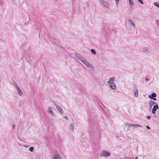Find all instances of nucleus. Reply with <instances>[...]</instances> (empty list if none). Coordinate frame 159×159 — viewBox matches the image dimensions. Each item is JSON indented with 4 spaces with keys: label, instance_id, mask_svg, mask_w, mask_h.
Listing matches in <instances>:
<instances>
[{
    "label": "nucleus",
    "instance_id": "1",
    "mask_svg": "<svg viewBox=\"0 0 159 159\" xmlns=\"http://www.w3.org/2000/svg\"><path fill=\"white\" fill-rule=\"evenodd\" d=\"M110 155L111 154L109 152L104 150L100 154V156L101 157H107L110 156Z\"/></svg>",
    "mask_w": 159,
    "mask_h": 159
},
{
    "label": "nucleus",
    "instance_id": "2",
    "mask_svg": "<svg viewBox=\"0 0 159 159\" xmlns=\"http://www.w3.org/2000/svg\"><path fill=\"white\" fill-rule=\"evenodd\" d=\"M159 106L157 104L154 105L152 109V114H155L157 110L158 109Z\"/></svg>",
    "mask_w": 159,
    "mask_h": 159
},
{
    "label": "nucleus",
    "instance_id": "3",
    "mask_svg": "<svg viewBox=\"0 0 159 159\" xmlns=\"http://www.w3.org/2000/svg\"><path fill=\"white\" fill-rule=\"evenodd\" d=\"M134 96L137 97L138 96V91L137 88L135 86H134Z\"/></svg>",
    "mask_w": 159,
    "mask_h": 159
},
{
    "label": "nucleus",
    "instance_id": "4",
    "mask_svg": "<svg viewBox=\"0 0 159 159\" xmlns=\"http://www.w3.org/2000/svg\"><path fill=\"white\" fill-rule=\"evenodd\" d=\"M47 111L48 113L51 114L52 116L54 117L55 116V114L53 112L52 109L50 107L48 108Z\"/></svg>",
    "mask_w": 159,
    "mask_h": 159
},
{
    "label": "nucleus",
    "instance_id": "5",
    "mask_svg": "<svg viewBox=\"0 0 159 159\" xmlns=\"http://www.w3.org/2000/svg\"><path fill=\"white\" fill-rule=\"evenodd\" d=\"M56 108L58 110L59 112L61 114H62L64 112H63V110L62 109V108L59 106H58V105L56 107Z\"/></svg>",
    "mask_w": 159,
    "mask_h": 159
},
{
    "label": "nucleus",
    "instance_id": "6",
    "mask_svg": "<svg viewBox=\"0 0 159 159\" xmlns=\"http://www.w3.org/2000/svg\"><path fill=\"white\" fill-rule=\"evenodd\" d=\"M109 28L108 25L107 24H105L102 26V29L105 31H107Z\"/></svg>",
    "mask_w": 159,
    "mask_h": 159
},
{
    "label": "nucleus",
    "instance_id": "7",
    "mask_svg": "<svg viewBox=\"0 0 159 159\" xmlns=\"http://www.w3.org/2000/svg\"><path fill=\"white\" fill-rule=\"evenodd\" d=\"M18 94L20 96H22L23 95V93L22 91L19 88V87L16 88Z\"/></svg>",
    "mask_w": 159,
    "mask_h": 159
},
{
    "label": "nucleus",
    "instance_id": "8",
    "mask_svg": "<svg viewBox=\"0 0 159 159\" xmlns=\"http://www.w3.org/2000/svg\"><path fill=\"white\" fill-rule=\"evenodd\" d=\"M115 81V79L114 77H112L110 78L109 80L107 81V83L108 84H111L114 83V81Z\"/></svg>",
    "mask_w": 159,
    "mask_h": 159
},
{
    "label": "nucleus",
    "instance_id": "9",
    "mask_svg": "<svg viewBox=\"0 0 159 159\" xmlns=\"http://www.w3.org/2000/svg\"><path fill=\"white\" fill-rule=\"evenodd\" d=\"M149 48L148 47L142 48H140V51L143 52H146L148 51Z\"/></svg>",
    "mask_w": 159,
    "mask_h": 159
},
{
    "label": "nucleus",
    "instance_id": "10",
    "mask_svg": "<svg viewBox=\"0 0 159 159\" xmlns=\"http://www.w3.org/2000/svg\"><path fill=\"white\" fill-rule=\"evenodd\" d=\"M110 88L112 89L115 90L116 89V86L114 83L108 84Z\"/></svg>",
    "mask_w": 159,
    "mask_h": 159
},
{
    "label": "nucleus",
    "instance_id": "11",
    "mask_svg": "<svg viewBox=\"0 0 159 159\" xmlns=\"http://www.w3.org/2000/svg\"><path fill=\"white\" fill-rule=\"evenodd\" d=\"M157 97V94L155 93H153L151 95L148 96V98L150 99H152L153 98H156Z\"/></svg>",
    "mask_w": 159,
    "mask_h": 159
},
{
    "label": "nucleus",
    "instance_id": "12",
    "mask_svg": "<svg viewBox=\"0 0 159 159\" xmlns=\"http://www.w3.org/2000/svg\"><path fill=\"white\" fill-rule=\"evenodd\" d=\"M53 159H61V158L59 155L56 154L53 157Z\"/></svg>",
    "mask_w": 159,
    "mask_h": 159
},
{
    "label": "nucleus",
    "instance_id": "13",
    "mask_svg": "<svg viewBox=\"0 0 159 159\" xmlns=\"http://www.w3.org/2000/svg\"><path fill=\"white\" fill-rule=\"evenodd\" d=\"M128 21L129 22H130V24H131L134 27L135 26V24L133 22V21L132 20H131L130 19H128Z\"/></svg>",
    "mask_w": 159,
    "mask_h": 159
},
{
    "label": "nucleus",
    "instance_id": "14",
    "mask_svg": "<svg viewBox=\"0 0 159 159\" xmlns=\"http://www.w3.org/2000/svg\"><path fill=\"white\" fill-rule=\"evenodd\" d=\"M129 5L130 6V8L132 9L133 8V2L132 0H129Z\"/></svg>",
    "mask_w": 159,
    "mask_h": 159
},
{
    "label": "nucleus",
    "instance_id": "15",
    "mask_svg": "<svg viewBox=\"0 0 159 159\" xmlns=\"http://www.w3.org/2000/svg\"><path fill=\"white\" fill-rule=\"evenodd\" d=\"M84 64L88 67L90 68L91 67V64L89 63L88 62L87 60L85 62H84Z\"/></svg>",
    "mask_w": 159,
    "mask_h": 159
},
{
    "label": "nucleus",
    "instance_id": "16",
    "mask_svg": "<svg viewBox=\"0 0 159 159\" xmlns=\"http://www.w3.org/2000/svg\"><path fill=\"white\" fill-rule=\"evenodd\" d=\"M70 128L72 130V131H74V124H70Z\"/></svg>",
    "mask_w": 159,
    "mask_h": 159
},
{
    "label": "nucleus",
    "instance_id": "17",
    "mask_svg": "<svg viewBox=\"0 0 159 159\" xmlns=\"http://www.w3.org/2000/svg\"><path fill=\"white\" fill-rule=\"evenodd\" d=\"M75 56L76 58H77V59H78L80 57L81 55L77 53H75Z\"/></svg>",
    "mask_w": 159,
    "mask_h": 159
},
{
    "label": "nucleus",
    "instance_id": "18",
    "mask_svg": "<svg viewBox=\"0 0 159 159\" xmlns=\"http://www.w3.org/2000/svg\"><path fill=\"white\" fill-rule=\"evenodd\" d=\"M91 52L94 55H96V52L94 49H91Z\"/></svg>",
    "mask_w": 159,
    "mask_h": 159
},
{
    "label": "nucleus",
    "instance_id": "19",
    "mask_svg": "<svg viewBox=\"0 0 159 159\" xmlns=\"http://www.w3.org/2000/svg\"><path fill=\"white\" fill-rule=\"evenodd\" d=\"M149 108L151 109L152 106L153 104L150 101L149 102Z\"/></svg>",
    "mask_w": 159,
    "mask_h": 159
},
{
    "label": "nucleus",
    "instance_id": "20",
    "mask_svg": "<svg viewBox=\"0 0 159 159\" xmlns=\"http://www.w3.org/2000/svg\"><path fill=\"white\" fill-rule=\"evenodd\" d=\"M154 4L155 6L159 8V3L158 2H155L154 3Z\"/></svg>",
    "mask_w": 159,
    "mask_h": 159
},
{
    "label": "nucleus",
    "instance_id": "21",
    "mask_svg": "<svg viewBox=\"0 0 159 159\" xmlns=\"http://www.w3.org/2000/svg\"><path fill=\"white\" fill-rule=\"evenodd\" d=\"M13 84L15 86L16 88L19 87V86H18L17 84L16 83L15 81H13Z\"/></svg>",
    "mask_w": 159,
    "mask_h": 159
},
{
    "label": "nucleus",
    "instance_id": "22",
    "mask_svg": "<svg viewBox=\"0 0 159 159\" xmlns=\"http://www.w3.org/2000/svg\"><path fill=\"white\" fill-rule=\"evenodd\" d=\"M100 2L104 6H105V5L104 4L105 2H104V0H99Z\"/></svg>",
    "mask_w": 159,
    "mask_h": 159
},
{
    "label": "nucleus",
    "instance_id": "23",
    "mask_svg": "<svg viewBox=\"0 0 159 159\" xmlns=\"http://www.w3.org/2000/svg\"><path fill=\"white\" fill-rule=\"evenodd\" d=\"M20 146L21 147V148H23V147H26V148H27L28 147V146H27L22 145L21 144H20Z\"/></svg>",
    "mask_w": 159,
    "mask_h": 159
},
{
    "label": "nucleus",
    "instance_id": "24",
    "mask_svg": "<svg viewBox=\"0 0 159 159\" xmlns=\"http://www.w3.org/2000/svg\"><path fill=\"white\" fill-rule=\"evenodd\" d=\"M141 4H143V2L142 0H137Z\"/></svg>",
    "mask_w": 159,
    "mask_h": 159
},
{
    "label": "nucleus",
    "instance_id": "25",
    "mask_svg": "<svg viewBox=\"0 0 159 159\" xmlns=\"http://www.w3.org/2000/svg\"><path fill=\"white\" fill-rule=\"evenodd\" d=\"M150 101H151V102H152V103L153 105L154 104H155V105H156V104H157L156 102H155L152 100H150Z\"/></svg>",
    "mask_w": 159,
    "mask_h": 159
},
{
    "label": "nucleus",
    "instance_id": "26",
    "mask_svg": "<svg viewBox=\"0 0 159 159\" xmlns=\"http://www.w3.org/2000/svg\"><path fill=\"white\" fill-rule=\"evenodd\" d=\"M3 4V2L2 0H0V5H2Z\"/></svg>",
    "mask_w": 159,
    "mask_h": 159
},
{
    "label": "nucleus",
    "instance_id": "27",
    "mask_svg": "<svg viewBox=\"0 0 159 159\" xmlns=\"http://www.w3.org/2000/svg\"><path fill=\"white\" fill-rule=\"evenodd\" d=\"M116 6L118 7L119 5V1H115Z\"/></svg>",
    "mask_w": 159,
    "mask_h": 159
},
{
    "label": "nucleus",
    "instance_id": "28",
    "mask_svg": "<svg viewBox=\"0 0 159 159\" xmlns=\"http://www.w3.org/2000/svg\"><path fill=\"white\" fill-rule=\"evenodd\" d=\"M147 119L148 120H150L151 118V117L150 116H147Z\"/></svg>",
    "mask_w": 159,
    "mask_h": 159
},
{
    "label": "nucleus",
    "instance_id": "29",
    "mask_svg": "<svg viewBox=\"0 0 159 159\" xmlns=\"http://www.w3.org/2000/svg\"><path fill=\"white\" fill-rule=\"evenodd\" d=\"M84 59V58H83L80 57L78 59L79 60H80L81 61H82Z\"/></svg>",
    "mask_w": 159,
    "mask_h": 159
},
{
    "label": "nucleus",
    "instance_id": "30",
    "mask_svg": "<svg viewBox=\"0 0 159 159\" xmlns=\"http://www.w3.org/2000/svg\"><path fill=\"white\" fill-rule=\"evenodd\" d=\"M64 119L66 120H68V117L66 116H65L64 117Z\"/></svg>",
    "mask_w": 159,
    "mask_h": 159
},
{
    "label": "nucleus",
    "instance_id": "31",
    "mask_svg": "<svg viewBox=\"0 0 159 159\" xmlns=\"http://www.w3.org/2000/svg\"><path fill=\"white\" fill-rule=\"evenodd\" d=\"M135 126H138V127H142V126L141 125H138V124H135Z\"/></svg>",
    "mask_w": 159,
    "mask_h": 159
},
{
    "label": "nucleus",
    "instance_id": "32",
    "mask_svg": "<svg viewBox=\"0 0 159 159\" xmlns=\"http://www.w3.org/2000/svg\"><path fill=\"white\" fill-rule=\"evenodd\" d=\"M86 60L84 59L82 61H82L84 64V63L85 62Z\"/></svg>",
    "mask_w": 159,
    "mask_h": 159
},
{
    "label": "nucleus",
    "instance_id": "33",
    "mask_svg": "<svg viewBox=\"0 0 159 159\" xmlns=\"http://www.w3.org/2000/svg\"><path fill=\"white\" fill-rule=\"evenodd\" d=\"M146 127L148 129H150V127L149 126H148V125H147L146 126Z\"/></svg>",
    "mask_w": 159,
    "mask_h": 159
},
{
    "label": "nucleus",
    "instance_id": "34",
    "mask_svg": "<svg viewBox=\"0 0 159 159\" xmlns=\"http://www.w3.org/2000/svg\"><path fill=\"white\" fill-rule=\"evenodd\" d=\"M127 124L129 127H130L131 126V125H131V124L128 123Z\"/></svg>",
    "mask_w": 159,
    "mask_h": 159
},
{
    "label": "nucleus",
    "instance_id": "35",
    "mask_svg": "<svg viewBox=\"0 0 159 159\" xmlns=\"http://www.w3.org/2000/svg\"><path fill=\"white\" fill-rule=\"evenodd\" d=\"M86 5L88 7H89V3L88 2H86Z\"/></svg>",
    "mask_w": 159,
    "mask_h": 159
},
{
    "label": "nucleus",
    "instance_id": "36",
    "mask_svg": "<svg viewBox=\"0 0 159 159\" xmlns=\"http://www.w3.org/2000/svg\"><path fill=\"white\" fill-rule=\"evenodd\" d=\"M152 99L153 100H154L155 101H156L157 100V99L155 98H152V99Z\"/></svg>",
    "mask_w": 159,
    "mask_h": 159
},
{
    "label": "nucleus",
    "instance_id": "37",
    "mask_svg": "<svg viewBox=\"0 0 159 159\" xmlns=\"http://www.w3.org/2000/svg\"><path fill=\"white\" fill-rule=\"evenodd\" d=\"M148 78H147V77H146L145 79V81H148Z\"/></svg>",
    "mask_w": 159,
    "mask_h": 159
},
{
    "label": "nucleus",
    "instance_id": "38",
    "mask_svg": "<svg viewBox=\"0 0 159 159\" xmlns=\"http://www.w3.org/2000/svg\"><path fill=\"white\" fill-rule=\"evenodd\" d=\"M15 127V124H13V130H14V127Z\"/></svg>",
    "mask_w": 159,
    "mask_h": 159
},
{
    "label": "nucleus",
    "instance_id": "39",
    "mask_svg": "<svg viewBox=\"0 0 159 159\" xmlns=\"http://www.w3.org/2000/svg\"><path fill=\"white\" fill-rule=\"evenodd\" d=\"M29 149H34V148L33 147H30Z\"/></svg>",
    "mask_w": 159,
    "mask_h": 159
},
{
    "label": "nucleus",
    "instance_id": "40",
    "mask_svg": "<svg viewBox=\"0 0 159 159\" xmlns=\"http://www.w3.org/2000/svg\"><path fill=\"white\" fill-rule=\"evenodd\" d=\"M131 125V126H135V125L134 124H131V125Z\"/></svg>",
    "mask_w": 159,
    "mask_h": 159
},
{
    "label": "nucleus",
    "instance_id": "41",
    "mask_svg": "<svg viewBox=\"0 0 159 159\" xmlns=\"http://www.w3.org/2000/svg\"><path fill=\"white\" fill-rule=\"evenodd\" d=\"M29 150L31 151V152H33V150Z\"/></svg>",
    "mask_w": 159,
    "mask_h": 159
},
{
    "label": "nucleus",
    "instance_id": "42",
    "mask_svg": "<svg viewBox=\"0 0 159 159\" xmlns=\"http://www.w3.org/2000/svg\"><path fill=\"white\" fill-rule=\"evenodd\" d=\"M119 0H115V1H119Z\"/></svg>",
    "mask_w": 159,
    "mask_h": 159
}]
</instances>
